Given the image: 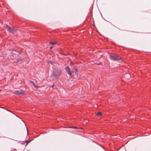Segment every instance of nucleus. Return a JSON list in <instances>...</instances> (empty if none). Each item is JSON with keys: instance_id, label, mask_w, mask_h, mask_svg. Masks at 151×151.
Here are the masks:
<instances>
[{"instance_id": "obj_13", "label": "nucleus", "mask_w": 151, "mask_h": 151, "mask_svg": "<svg viewBox=\"0 0 151 151\" xmlns=\"http://www.w3.org/2000/svg\"><path fill=\"white\" fill-rule=\"evenodd\" d=\"M29 142H30L29 141H26V142H27V143H29Z\"/></svg>"}, {"instance_id": "obj_3", "label": "nucleus", "mask_w": 151, "mask_h": 151, "mask_svg": "<svg viewBox=\"0 0 151 151\" xmlns=\"http://www.w3.org/2000/svg\"><path fill=\"white\" fill-rule=\"evenodd\" d=\"M110 58L111 60L114 61H118L121 59V58L117 56L110 55Z\"/></svg>"}, {"instance_id": "obj_15", "label": "nucleus", "mask_w": 151, "mask_h": 151, "mask_svg": "<svg viewBox=\"0 0 151 151\" xmlns=\"http://www.w3.org/2000/svg\"><path fill=\"white\" fill-rule=\"evenodd\" d=\"M73 128H76V127H74Z\"/></svg>"}, {"instance_id": "obj_14", "label": "nucleus", "mask_w": 151, "mask_h": 151, "mask_svg": "<svg viewBox=\"0 0 151 151\" xmlns=\"http://www.w3.org/2000/svg\"><path fill=\"white\" fill-rule=\"evenodd\" d=\"M27 128V132L28 133V129H27V128Z\"/></svg>"}, {"instance_id": "obj_12", "label": "nucleus", "mask_w": 151, "mask_h": 151, "mask_svg": "<svg viewBox=\"0 0 151 151\" xmlns=\"http://www.w3.org/2000/svg\"><path fill=\"white\" fill-rule=\"evenodd\" d=\"M53 48V47L52 46H51V47H50V49H52Z\"/></svg>"}, {"instance_id": "obj_16", "label": "nucleus", "mask_w": 151, "mask_h": 151, "mask_svg": "<svg viewBox=\"0 0 151 151\" xmlns=\"http://www.w3.org/2000/svg\"><path fill=\"white\" fill-rule=\"evenodd\" d=\"M53 86H51V87H53Z\"/></svg>"}, {"instance_id": "obj_8", "label": "nucleus", "mask_w": 151, "mask_h": 151, "mask_svg": "<svg viewBox=\"0 0 151 151\" xmlns=\"http://www.w3.org/2000/svg\"><path fill=\"white\" fill-rule=\"evenodd\" d=\"M97 116H101L102 115V113L100 112H99L97 113Z\"/></svg>"}, {"instance_id": "obj_11", "label": "nucleus", "mask_w": 151, "mask_h": 151, "mask_svg": "<svg viewBox=\"0 0 151 151\" xmlns=\"http://www.w3.org/2000/svg\"><path fill=\"white\" fill-rule=\"evenodd\" d=\"M97 64L98 65H100L101 64V62H99L98 63H97Z\"/></svg>"}, {"instance_id": "obj_5", "label": "nucleus", "mask_w": 151, "mask_h": 151, "mask_svg": "<svg viewBox=\"0 0 151 151\" xmlns=\"http://www.w3.org/2000/svg\"><path fill=\"white\" fill-rule=\"evenodd\" d=\"M6 29L9 32H11L12 33L16 31V30L15 29H14L12 27H9V26L8 27H7V28Z\"/></svg>"}, {"instance_id": "obj_2", "label": "nucleus", "mask_w": 151, "mask_h": 151, "mask_svg": "<svg viewBox=\"0 0 151 151\" xmlns=\"http://www.w3.org/2000/svg\"><path fill=\"white\" fill-rule=\"evenodd\" d=\"M14 93L17 95H24L25 94V91L23 90L15 91Z\"/></svg>"}, {"instance_id": "obj_7", "label": "nucleus", "mask_w": 151, "mask_h": 151, "mask_svg": "<svg viewBox=\"0 0 151 151\" xmlns=\"http://www.w3.org/2000/svg\"><path fill=\"white\" fill-rule=\"evenodd\" d=\"M74 69L75 70V75L77 76L78 75V70L76 68H74Z\"/></svg>"}, {"instance_id": "obj_1", "label": "nucleus", "mask_w": 151, "mask_h": 151, "mask_svg": "<svg viewBox=\"0 0 151 151\" xmlns=\"http://www.w3.org/2000/svg\"><path fill=\"white\" fill-rule=\"evenodd\" d=\"M61 72V70L60 68H58L55 69L53 70L52 74L50 77L58 78L60 76Z\"/></svg>"}, {"instance_id": "obj_4", "label": "nucleus", "mask_w": 151, "mask_h": 151, "mask_svg": "<svg viewBox=\"0 0 151 151\" xmlns=\"http://www.w3.org/2000/svg\"><path fill=\"white\" fill-rule=\"evenodd\" d=\"M65 70L68 75L70 76V78H72L73 77V76L71 73L70 69L68 66H66L65 67Z\"/></svg>"}, {"instance_id": "obj_10", "label": "nucleus", "mask_w": 151, "mask_h": 151, "mask_svg": "<svg viewBox=\"0 0 151 151\" xmlns=\"http://www.w3.org/2000/svg\"><path fill=\"white\" fill-rule=\"evenodd\" d=\"M9 26L7 25L6 24H5L4 25V27L6 28V29H7V27H9Z\"/></svg>"}, {"instance_id": "obj_9", "label": "nucleus", "mask_w": 151, "mask_h": 151, "mask_svg": "<svg viewBox=\"0 0 151 151\" xmlns=\"http://www.w3.org/2000/svg\"><path fill=\"white\" fill-rule=\"evenodd\" d=\"M50 43L52 45H55L56 44V43L55 42H50Z\"/></svg>"}, {"instance_id": "obj_6", "label": "nucleus", "mask_w": 151, "mask_h": 151, "mask_svg": "<svg viewBox=\"0 0 151 151\" xmlns=\"http://www.w3.org/2000/svg\"><path fill=\"white\" fill-rule=\"evenodd\" d=\"M31 83H32L33 86L35 87V88H38V87L37 86L35 83L33 81H30Z\"/></svg>"}]
</instances>
